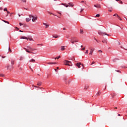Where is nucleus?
Listing matches in <instances>:
<instances>
[{"mask_svg": "<svg viewBox=\"0 0 127 127\" xmlns=\"http://www.w3.org/2000/svg\"><path fill=\"white\" fill-rule=\"evenodd\" d=\"M23 2H26V0H21Z\"/></svg>", "mask_w": 127, "mask_h": 127, "instance_id": "35", "label": "nucleus"}, {"mask_svg": "<svg viewBox=\"0 0 127 127\" xmlns=\"http://www.w3.org/2000/svg\"><path fill=\"white\" fill-rule=\"evenodd\" d=\"M42 83L41 82H38L37 84L38 86H41Z\"/></svg>", "mask_w": 127, "mask_h": 127, "instance_id": "27", "label": "nucleus"}, {"mask_svg": "<svg viewBox=\"0 0 127 127\" xmlns=\"http://www.w3.org/2000/svg\"><path fill=\"white\" fill-rule=\"evenodd\" d=\"M80 47L82 48L83 47V45H81Z\"/></svg>", "mask_w": 127, "mask_h": 127, "instance_id": "62", "label": "nucleus"}, {"mask_svg": "<svg viewBox=\"0 0 127 127\" xmlns=\"http://www.w3.org/2000/svg\"><path fill=\"white\" fill-rule=\"evenodd\" d=\"M40 45H41V46H43V44H40Z\"/></svg>", "mask_w": 127, "mask_h": 127, "instance_id": "53", "label": "nucleus"}, {"mask_svg": "<svg viewBox=\"0 0 127 127\" xmlns=\"http://www.w3.org/2000/svg\"><path fill=\"white\" fill-rule=\"evenodd\" d=\"M7 69H9V65H8V66H7Z\"/></svg>", "mask_w": 127, "mask_h": 127, "instance_id": "45", "label": "nucleus"}, {"mask_svg": "<svg viewBox=\"0 0 127 127\" xmlns=\"http://www.w3.org/2000/svg\"><path fill=\"white\" fill-rule=\"evenodd\" d=\"M0 77H3V74H0Z\"/></svg>", "mask_w": 127, "mask_h": 127, "instance_id": "36", "label": "nucleus"}, {"mask_svg": "<svg viewBox=\"0 0 127 127\" xmlns=\"http://www.w3.org/2000/svg\"><path fill=\"white\" fill-rule=\"evenodd\" d=\"M53 15H54L55 16H57L56 15H55V14H53Z\"/></svg>", "mask_w": 127, "mask_h": 127, "instance_id": "61", "label": "nucleus"}, {"mask_svg": "<svg viewBox=\"0 0 127 127\" xmlns=\"http://www.w3.org/2000/svg\"><path fill=\"white\" fill-rule=\"evenodd\" d=\"M68 4H69L68 6H71V7H73V6H74V5L73 4V3H72V2L68 3Z\"/></svg>", "mask_w": 127, "mask_h": 127, "instance_id": "11", "label": "nucleus"}, {"mask_svg": "<svg viewBox=\"0 0 127 127\" xmlns=\"http://www.w3.org/2000/svg\"><path fill=\"white\" fill-rule=\"evenodd\" d=\"M83 10H84V9L81 8V10H80V12H82V11H83Z\"/></svg>", "mask_w": 127, "mask_h": 127, "instance_id": "39", "label": "nucleus"}, {"mask_svg": "<svg viewBox=\"0 0 127 127\" xmlns=\"http://www.w3.org/2000/svg\"><path fill=\"white\" fill-rule=\"evenodd\" d=\"M0 10H2V7H0Z\"/></svg>", "mask_w": 127, "mask_h": 127, "instance_id": "50", "label": "nucleus"}, {"mask_svg": "<svg viewBox=\"0 0 127 127\" xmlns=\"http://www.w3.org/2000/svg\"><path fill=\"white\" fill-rule=\"evenodd\" d=\"M98 34H99V35H107L108 36L109 35V34H107V33L101 32V31H98Z\"/></svg>", "mask_w": 127, "mask_h": 127, "instance_id": "3", "label": "nucleus"}, {"mask_svg": "<svg viewBox=\"0 0 127 127\" xmlns=\"http://www.w3.org/2000/svg\"><path fill=\"white\" fill-rule=\"evenodd\" d=\"M48 13H49L50 14H53V13L50 12H49V11H48Z\"/></svg>", "mask_w": 127, "mask_h": 127, "instance_id": "37", "label": "nucleus"}, {"mask_svg": "<svg viewBox=\"0 0 127 127\" xmlns=\"http://www.w3.org/2000/svg\"><path fill=\"white\" fill-rule=\"evenodd\" d=\"M27 48H28V50H30V48H32L30 47V46H27Z\"/></svg>", "mask_w": 127, "mask_h": 127, "instance_id": "25", "label": "nucleus"}, {"mask_svg": "<svg viewBox=\"0 0 127 127\" xmlns=\"http://www.w3.org/2000/svg\"><path fill=\"white\" fill-rule=\"evenodd\" d=\"M113 16H117V17H119V15H118L117 13H116V14H114L113 15Z\"/></svg>", "mask_w": 127, "mask_h": 127, "instance_id": "29", "label": "nucleus"}, {"mask_svg": "<svg viewBox=\"0 0 127 127\" xmlns=\"http://www.w3.org/2000/svg\"><path fill=\"white\" fill-rule=\"evenodd\" d=\"M118 18H119V19H120V20H122V18H121L119 17H119H118Z\"/></svg>", "mask_w": 127, "mask_h": 127, "instance_id": "44", "label": "nucleus"}, {"mask_svg": "<svg viewBox=\"0 0 127 127\" xmlns=\"http://www.w3.org/2000/svg\"><path fill=\"white\" fill-rule=\"evenodd\" d=\"M28 39H29L30 41H34V40H33V39L32 38H28Z\"/></svg>", "mask_w": 127, "mask_h": 127, "instance_id": "22", "label": "nucleus"}, {"mask_svg": "<svg viewBox=\"0 0 127 127\" xmlns=\"http://www.w3.org/2000/svg\"><path fill=\"white\" fill-rule=\"evenodd\" d=\"M81 65L83 67V64H81V63H77V64H76V66H77V67H78V68H80Z\"/></svg>", "mask_w": 127, "mask_h": 127, "instance_id": "6", "label": "nucleus"}, {"mask_svg": "<svg viewBox=\"0 0 127 127\" xmlns=\"http://www.w3.org/2000/svg\"><path fill=\"white\" fill-rule=\"evenodd\" d=\"M47 64H48L49 65H51L52 64H56V63H47Z\"/></svg>", "mask_w": 127, "mask_h": 127, "instance_id": "19", "label": "nucleus"}, {"mask_svg": "<svg viewBox=\"0 0 127 127\" xmlns=\"http://www.w3.org/2000/svg\"><path fill=\"white\" fill-rule=\"evenodd\" d=\"M70 42L72 44H74V42H75V43L78 42V40H77V39H76V37H71Z\"/></svg>", "mask_w": 127, "mask_h": 127, "instance_id": "1", "label": "nucleus"}, {"mask_svg": "<svg viewBox=\"0 0 127 127\" xmlns=\"http://www.w3.org/2000/svg\"><path fill=\"white\" fill-rule=\"evenodd\" d=\"M63 30H66V28H63Z\"/></svg>", "mask_w": 127, "mask_h": 127, "instance_id": "51", "label": "nucleus"}, {"mask_svg": "<svg viewBox=\"0 0 127 127\" xmlns=\"http://www.w3.org/2000/svg\"><path fill=\"white\" fill-rule=\"evenodd\" d=\"M38 46H39V45H40V44H37Z\"/></svg>", "mask_w": 127, "mask_h": 127, "instance_id": "64", "label": "nucleus"}, {"mask_svg": "<svg viewBox=\"0 0 127 127\" xmlns=\"http://www.w3.org/2000/svg\"><path fill=\"white\" fill-rule=\"evenodd\" d=\"M61 56H59V57H56V58H55V59H59V58H61Z\"/></svg>", "mask_w": 127, "mask_h": 127, "instance_id": "30", "label": "nucleus"}, {"mask_svg": "<svg viewBox=\"0 0 127 127\" xmlns=\"http://www.w3.org/2000/svg\"><path fill=\"white\" fill-rule=\"evenodd\" d=\"M122 68H126V67H125V66H122Z\"/></svg>", "mask_w": 127, "mask_h": 127, "instance_id": "57", "label": "nucleus"}, {"mask_svg": "<svg viewBox=\"0 0 127 127\" xmlns=\"http://www.w3.org/2000/svg\"><path fill=\"white\" fill-rule=\"evenodd\" d=\"M114 96H116V94H114L113 95V98H114Z\"/></svg>", "mask_w": 127, "mask_h": 127, "instance_id": "59", "label": "nucleus"}, {"mask_svg": "<svg viewBox=\"0 0 127 127\" xmlns=\"http://www.w3.org/2000/svg\"><path fill=\"white\" fill-rule=\"evenodd\" d=\"M118 43H119V45H121V43H120V42H118Z\"/></svg>", "mask_w": 127, "mask_h": 127, "instance_id": "60", "label": "nucleus"}, {"mask_svg": "<svg viewBox=\"0 0 127 127\" xmlns=\"http://www.w3.org/2000/svg\"><path fill=\"white\" fill-rule=\"evenodd\" d=\"M116 0V1H120V3H121V4H123V1H122L121 0Z\"/></svg>", "mask_w": 127, "mask_h": 127, "instance_id": "17", "label": "nucleus"}, {"mask_svg": "<svg viewBox=\"0 0 127 127\" xmlns=\"http://www.w3.org/2000/svg\"><path fill=\"white\" fill-rule=\"evenodd\" d=\"M35 61V60H34V59H32V60H31L29 61V62H30V63H34Z\"/></svg>", "mask_w": 127, "mask_h": 127, "instance_id": "18", "label": "nucleus"}, {"mask_svg": "<svg viewBox=\"0 0 127 127\" xmlns=\"http://www.w3.org/2000/svg\"><path fill=\"white\" fill-rule=\"evenodd\" d=\"M117 60H119V59L117 58H115L113 60V62H117Z\"/></svg>", "mask_w": 127, "mask_h": 127, "instance_id": "23", "label": "nucleus"}, {"mask_svg": "<svg viewBox=\"0 0 127 127\" xmlns=\"http://www.w3.org/2000/svg\"><path fill=\"white\" fill-rule=\"evenodd\" d=\"M94 40H96V41L97 42H98V40H96V39H94Z\"/></svg>", "mask_w": 127, "mask_h": 127, "instance_id": "58", "label": "nucleus"}, {"mask_svg": "<svg viewBox=\"0 0 127 127\" xmlns=\"http://www.w3.org/2000/svg\"><path fill=\"white\" fill-rule=\"evenodd\" d=\"M3 10H4V11H7V8H4Z\"/></svg>", "mask_w": 127, "mask_h": 127, "instance_id": "33", "label": "nucleus"}, {"mask_svg": "<svg viewBox=\"0 0 127 127\" xmlns=\"http://www.w3.org/2000/svg\"><path fill=\"white\" fill-rule=\"evenodd\" d=\"M30 53H32V54H36V53H33V52H31Z\"/></svg>", "mask_w": 127, "mask_h": 127, "instance_id": "38", "label": "nucleus"}, {"mask_svg": "<svg viewBox=\"0 0 127 127\" xmlns=\"http://www.w3.org/2000/svg\"><path fill=\"white\" fill-rule=\"evenodd\" d=\"M121 48H122L123 49H125V48H124V47H123L122 46H121Z\"/></svg>", "mask_w": 127, "mask_h": 127, "instance_id": "52", "label": "nucleus"}, {"mask_svg": "<svg viewBox=\"0 0 127 127\" xmlns=\"http://www.w3.org/2000/svg\"><path fill=\"white\" fill-rule=\"evenodd\" d=\"M109 11H110V12H112V10H108Z\"/></svg>", "mask_w": 127, "mask_h": 127, "instance_id": "54", "label": "nucleus"}, {"mask_svg": "<svg viewBox=\"0 0 127 127\" xmlns=\"http://www.w3.org/2000/svg\"><path fill=\"white\" fill-rule=\"evenodd\" d=\"M85 53L86 54H88V50H86Z\"/></svg>", "mask_w": 127, "mask_h": 127, "instance_id": "40", "label": "nucleus"}, {"mask_svg": "<svg viewBox=\"0 0 127 127\" xmlns=\"http://www.w3.org/2000/svg\"><path fill=\"white\" fill-rule=\"evenodd\" d=\"M94 52V49H91L90 50V53H89V55H92V53Z\"/></svg>", "mask_w": 127, "mask_h": 127, "instance_id": "12", "label": "nucleus"}, {"mask_svg": "<svg viewBox=\"0 0 127 127\" xmlns=\"http://www.w3.org/2000/svg\"><path fill=\"white\" fill-rule=\"evenodd\" d=\"M100 95V91H99L98 93H96V96H99Z\"/></svg>", "mask_w": 127, "mask_h": 127, "instance_id": "32", "label": "nucleus"}, {"mask_svg": "<svg viewBox=\"0 0 127 127\" xmlns=\"http://www.w3.org/2000/svg\"><path fill=\"white\" fill-rule=\"evenodd\" d=\"M98 51H99V52H101V53H102L103 52V51H102L101 50H99Z\"/></svg>", "mask_w": 127, "mask_h": 127, "instance_id": "47", "label": "nucleus"}, {"mask_svg": "<svg viewBox=\"0 0 127 127\" xmlns=\"http://www.w3.org/2000/svg\"><path fill=\"white\" fill-rule=\"evenodd\" d=\"M61 4L62 5H64V6H65V7H68V6H69L68 5H66V3H62Z\"/></svg>", "mask_w": 127, "mask_h": 127, "instance_id": "13", "label": "nucleus"}, {"mask_svg": "<svg viewBox=\"0 0 127 127\" xmlns=\"http://www.w3.org/2000/svg\"><path fill=\"white\" fill-rule=\"evenodd\" d=\"M81 2H85V1L82 0V1H81Z\"/></svg>", "mask_w": 127, "mask_h": 127, "instance_id": "56", "label": "nucleus"}, {"mask_svg": "<svg viewBox=\"0 0 127 127\" xmlns=\"http://www.w3.org/2000/svg\"><path fill=\"white\" fill-rule=\"evenodd\" d=\"M94 6L95 7H97V8H101V4H97L96 5H94Z\"/></svg>", "mask_w": 127, "mask_h": 127, "instance_id": "7", "label": "nucleus"}, {"mask_svg": "<svg viewBox=\"0 0 127 127\" xmlns=\"http://www.w3.org/2000/svg\"><path fill=\"white\" fill-rule=\"evenodd\" d=\"M43 24L46 26V28L49 27V25H48L45 23H43Z\"/></svg>", "mask_w": 127, "mask_h": 127, "instance_id": "10", "label": "nucleus"}, {"mask_svg": "<svg viewBox=\"0 0 127 127\" xmlns=\"http://www.w3.org/2000/svg\"><path fill=\"white\" fill-rule=\"evenodd\" d=\"M19 32H23V31H22L21 30H19Z\"/></svg>", "mask_w": 127, "mask_h": 127, "instance_id": "55", "label": "nucleus"}, {"mask_svg": "<svg viewBox=\"0 0 127 127\" xmlns=\"http://www.w3.org/2000/svg\"><path fill=\"white\" fill-rule=\"evenodd\" d=\"M19 25L20 26H21V25H22V24H21V23H19Z\"/></svg>", "mask_w": 127, "mask_h": 127, "instance_id": "46", "label": "nucleus"}, {"mask_svg": "<svg viewBox=\"0 0 127 127\" xmlns=\"http://www.w3.org/2000/svg\"><path fill=\"white\" fill-rule=\"evenodd\" d=\"M53 37L54 38H59L60 37L58 35H56V36H53Z\"/></svg>", "mask_w": 127, "mask_h": 127, "instance_id": "21", "label": "nucleus"}, {"mask_svg": "<svg viewBox=\"0 0 127 127\" xmlns=\"http://www.w3.org/2000/svg\"><path fill=\"white\" fill-rule=\"evenodd\" d=\"M116 72H118V73H121V71L120 70H116Z\"/></svg>", "mask_w": 127, "mask_h": 127, "instance_id": "34", "label": "nucleus"}, {"mask_svg": "<svg viewBox=\"0 0 127 127\" xmlns=\"http://www.w3.org/2000/svg\"><path fill=\"white\" fill-rule=\"evenodd\" d=\"M21 39H27V40H28V38H27V37H25V36L21 37Z\"/></svg>", "mask_w": 127, "mask_h": 127, "instance_id": "14", "label": "nucleus"}, {"mask_svg": "<svg viewBox=\"0 0 127 127\" xmlns=\"http://www.w3.org/2000/svg\"><path fill=\"white\" fill-rule=\"evenodd\" d=\"M11 68H12V66H13V65H14V60H11Z\"/></svg>", "mask_w": 127, "mask_h": 127, "instance_id": "8", "label": "nucleus"}, {"mask_svg": "<svg viewBox=\"0 0 127 127\" xmlns=\"http://www.w3.org/2000/svg\"><path fill=\"white\" fill-rule=\"evenodd\" d=\"M8 50H9V51H10V52H11V51L10 50V48L8 47Z\"/></svg>", "mask_w": 127, "mask_h": 127, "instance_id": "42", "label": "nucleus"}, {"mask_svg": "<svg viewBox=\"0 0 127 127\" xmlns=\"http://www.w3.org/2000/svg\"><path fill=\"white\" fill-rule=\"evenodd\" d=\"M7 14H8L9 13H10V12H9V11H7Z\"/></svg>", "mask_w": 127, "mask_h": 127, "instance_id": "48", "label": "nucleus"}, {"mask_svg": "<svg viewBox=\"0 0 127 127\" xmlns=\"http://www.w3.org/2000/svg\"><path fill=\"white\" fill-rule=\"evenodd\" d=\"M15 28L17 29V30H19V28H18L17 27H16Z\"/></svg>", "mask_w": 127, "mask_h": 127, "instance_id": "43", "label": "nucleus"}, {"mask_svg": "<svg viewBox=\"0 0 127 127\" xmlns=\"http://www.w3.org/2000/svg\"><path fill=\"white\" fill-rule=\"evenodd\" d=\"M118 116L120 117L121 116V114H118Z\"/></svg>", "mask_w": 127, "mask_h": 127, "instance_id": "63", "label": "nucleus"}, {"mask_svg": "<svg viewBox=\"0 0 127 127\" xmlns=\"http://www.w3.org/2000/svg\"><path fill=\"white\" fill-rule=\"evenodd\" d=\"M35 50H36V49H33V48H30V51H35Z\"/></svg>", "mask_w": 127, "mask_h": 127, "instance_id": "24", "label": "nucleus"}, {"mask_svg": "<svg viewBox=\"0 0 127 127\" xmlns=\"http://www.w3.org/2000/svg\"><path fill=\"white\" fill-rule=\"evenodd\" d=\"M33 18L32 19V20L33 21V22H35L36 20H37V16H32Z\"/></svg>", "mask_w": 127, "mask_h": 127, "instance_id": "5", "label": "nucleus"}, {"mask_svg": "<svg viewBox=\"0 0 127 127\" xmlns=\"http://www.w3.org/2000/svg\"><path fill=\"white\" fill-rule=\"evenodd\" d=\"M93 64H95V62H93L90 65H93Z\"/></svg>", "mask_w": 127, "mask_h": 127, "instance_id": "41", "label": "nucleus"}, {"mask_svg": "<svg viewBox=\"0 0 127 127\" xmlns=\"http://www.w3.org/2000/svg\"><path fill=\"white\" fill-rule=\"evenodd\" d=\"M61 50H62V51L65 50V46H62L61 48Z\"/></svg>", "mask_w": 127, "mask_h": 127, "instance_id": "15", "label": "nucleus"}, {"mask_svg": "<svg viewBox=\"0 0 127 127\" xmlns=\"http://www.w3.org/2000/svg\"><path fill=\"white\" fill-rule=\"evenodd\" d=\"M81 50H85V48H83L82 49H81Z\"/></svg>", "mask_w": 127, "mask_h": 127, "instance_id": "49", "label": "nucleus"}, {"mask_svg": "<svg viewBox=\"0 0 127 127\" xmlns=\"http://www.w3.org/2000/svg\"><path fill=\"white\" fill-rule=\"evenodd\" d=\"M80 33L81 34H83V33H84V31L83 30V29H80Z\"/></svg>", "mask_w": 127, "mask_h": 127, "instance_id": "20", "label": "nucleus"}, {"mask_svg": "<svg viewBox=\"0 0 127 127\" xmlns=\"http://www.w3.org/2000/svg\"><path fill=\"white\" fill-rule=\"evenodd\" d=\"M34 87L35 88H38V89L37 90H41V89H43V88L39 87H38V86H34Z\"/></svg>", "mask_w": 127, "mask_h": 127, "instance_id": "16", "label": "nucleus"}, {"mask_svg": "<svg viewBox=\"0 0 127 127\" xmlns=\"http://www.w3.org/2000/svg\"><path fill=\"white\" fill-rule=\"evenodd\" d=\"M96 17H100V14H97L96 15Z\"/></svg>", "mask_w": 127, "mask_h": 127, "instance_id": "31", "label": "nucleus"}, {"mask_svg": "<svg viewBox=\"0 0 127 127\" xmlns=\"http://www.w3.org/2000/svg\"><path fill=\"white\" fill-rule=\"evenodd\" d=\"M102 42H103V43H106L107 44V40H104L102 41Z\"/></svg>", "mask_w": 127, "mask_h": 127, "instance_id": "26", "label": "nucleus"}, {"mask_svg": "<svg viewBox=\"0 0 127 127\" xmlns=\"http://www.w3.org/2000/svg\"><path fill=\"white\" fill-rule=\"evenodd\" d=\"M23 49H24V50H25V51H26V52H27L28 53H30V52H31V51H29L28 50V49H26V48H23Z\"/></svg>", "mask_w": 127, "mask_h": 127, "instance_id": "9", "label": "nucleus"}, {"mask_svg": "<svg viewBox=\"0 0 127 127\" xmlns=\"http://www.w3.org/2000/svg\"><path fill=\"white\" fill-rule=\"evenodd\" d=\"M31 17H33L32 15H29V18H27L26 19V21L27 22H29V21H30V20H31Z\"/></svg>", "mask_w": 127, "mask_h": 127, "instance_id": "4", "label": "nucleus"}, {"mask_svg": "<svg viewBox=\"0 0 127 127\" xmlns=\"http://www.w3.org/2000/svg\"><path fill=\"white\" fill-rule=\"evenodd\" d=\"M64 65H67L68 66H72V65L71 64H71V62L70 61L65 60L64 62Z\"/></svg>", "mask_w": 127, "mask_h": 127, "instance_id": "2", "label": "nucleus"}, {"mask_svg": "<svg viewBox=\"0 0 127 127\" xmlns=\"http://www.w3.org/2000/svg\"><path fill=\"white\" fill-rule=\"evenodd\" d=\"M3 21L4 22H5V23H8V24H9V22H8V21H5V20H3Z\"/></svg>", "mask_w": 127, "mask_h": 127, "instance_id": "28", "label": "nucleus"}]
</instances>
